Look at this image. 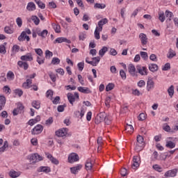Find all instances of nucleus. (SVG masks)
Masks as SVG:
<instances>
[{
	"label": "nucleus",
	"mask_w": 178,
	"mask_h": 178,
	"mask_svg": "<svg viewBox=\"0 0 178 178\" xmlns=\"http://www.w3.org/2000/svg\"><path fill=\"white\" fill-rule=\"evenodd\" d=\"M137 142L135 145V150L136 152H140V151H143L144 149V146L145 145V143H144V138L140 135L137 136Z\"/></svg>",
	"instance_id": "1"
},
{
	"label": "nucleus",
	"mask_w": 178,
	"mask_h": 178,
	"mask_svg": "<svg viewBox=\"0 0 178 178\" xmlns=\"http://www.w3.org/2000/svg\"><path fill=\"white\" fill-rule=\"evenodd\" d=\"M28 159L30 160V161L32 162L33 164H34L37 163V162H40V161H42L44 159L38 153H35L30 154L28 156Z\"/></svg>",
	"instance_id": "2"
},
{
	"label": "nucleus",
	"mask_w": 178,
	"mask_h": 178,
	"mask_svg": "<svg viewBox=\"0 0 178 178\" xmlns=\"http://www.w3.org/2000/svg\"><path fill=\"white\" fill-rule=\"evenodd\" d=\"M26 34H31V31L29 29H26L25 31H22L21 35L18 37V40L20 42L24 41V40H26L27 42L30 41V37Z\"/></svg>",
	"instance_id": "3"
},
{
	"label": "nucleus",
	"mask_w": 178,
	"mask_h": 178,
	"mask_svg": "<svg viewBox=\"0 0 178 178\" xmlns=\"http://www.w3.org/2000/svg\"><path fill=\"white\" fill-rule=\"evenodd\" d=\"M67 99H68L70 104H71V105H73V103L76 101V99H79V98L78 92H75L74 95H73L71 92H69V93H67Z\"/></svg>",
	"instance_id": "4"
},
{
	"label": "nucleus",
	"mask_w": 178,
	"mask_h": 178,
	"mask_svg": "<svg viewBox=\"0 0 178 178\" xmlns=\"http://www.w3.org/2000/svg\"><path fill=\"white\" fill-rule=\"evenodd\" d=\"M42 130H44V127L41 124L36 125L31 131V134L33 136L37 134H41L42 133Z\"/></svg>",
	"instance_id": "5"
},
{
	"label": "nucleus",
	"mask_w": 178,
	"mask_h": 178,
	"mask_svg": "<svg viewBox=\"0 0 178 178\" xmlns=\"http://www.w3.org/2000/svg\"><path fill=\"white\" fill-rule=\"evenodd\" d=\"M105 118H106V114L105 113H99L95 120V123L96 124H99L102 122H104Z\"/></svg>",
	"instance_id": "6"
},
{
	"label": "nucleus",
	"mask_w": 178,
	"mask_h": 178,
	"mask_svg": "<svg viewBox=\"0 0 178 178\" xmlns=\"http://www.w3.org/2000/svg\"><path fill=\"white\" fill-rule=\"evenodd\" d=\"M21 60L26 62H31L33 60V54L31 53H27L26 54L20 57Z\"/></svg>",
	"instance_id": "7"
},
{
	"label": "nucleus",
	"mask_w": 178,
	"mask_h": 178,
	"mask_svg": "<svg viewBox=\"0 0 178 178\" xmlns=\"http://www.w3.org/2000/svg\"><path fill=\"white\" fill-rule=\"evenodd\" d=\"M69 130L67 128H63L56 131V136L58 137H65L67 134Z\"/></svg>",
	"instance_id": "8"
},
{
	"label": "nucleus",
	"mask_w": 178,
	"mask_h": 178,
	"mask_svg": "<svg viewBox=\"0 0 178 178\" xmlns=\"http://www.w3.org/2000/svg\"><path fill=\"white\" fill-rule=\"evenodd\" d=\"M108 20L106 18L102 19L98 22L97 26L96 29H98L99 31H102V28L105 24H107Z\"/></svg>",
	"instance_id": "9"
},
{
	"label": "nucleus",
	"mask_w": 178,
	"mask_h": 178,
	"mask_svg": "<svg viewBox=\"0 0 178 178\" xmlns=\"http://www.w3.org/2000/svg\"><path fill=\"white\" fill-rule=\"evenodd\" d=\"M79 161V155L76 153H72L68 156V161L70 163H73Z\"/></svg>",
	"instance_id": "10"
},
{
	"label": "nucleus",
	"mask_w": 178,
	"mask_h": 178,
	"mask_svg": "<svg viewBox=\"0 0 178 178\" xmlns=\"http://www.w3.org/2000/svg\"><path fill=\"white\" fill-rule=\"evenodd\" d=\"M176 175H177V170L172 169L165 172L164 176L165 177H176Z\"/></svg>",
	"instance_id": "11"
},
{
	"label": "nucleus",
	"mask_w": 178,
	"mask_h": 178,
	"mask_svg": "<svg viewBox=\"0 0 178 178\" xmlns=\"http://www.w3.org/2000/svg\"><path fill=\"white\" fill-rule=\"evenodd\" d=\"M45 155L47 158L49 159V161H51V163H54V165H59V161L54 158V156H52V154L46 152Z\"/></svg>",
	"instance_id": "12"
},
{
	"label": "nucleus",
	"mask_w": 178,
	"mask_h": 178,
	"mask_svg": "<svg viewBox=\"0 0 178 178\" xmlns=\"http://www.w3.org/2000/svg\"><path fill=\"white\" fill-rule=\"evenodd\" d=\"M137 70L139 74H141V76H147L148 74V70L147 69L146 67L138 66Z\"/></svg>",
	"instance_id": "13"
},
{
	"label": "nucleus",
	"mask_w": 178,
	"mask_h": 178,
	"mask_svg": "<svg viewBox=\"0 0 178 178\" xmlns=\"http://www.w3.org/2000/svg\"><path fill=\"white\" fill-rule=\"evenodd\" d=\"M139 38L141 41L142 45H147L148 42V38L147 37V35L145 33H140Z\"/></svg>",
	"instance_id": "14"
},
{
	"label": "nucleus",
	"mask_w": 178,
	"mask_h": 178,
	"mask_svg": "<svg viewBox=\"0 0 178 178\" xmlns=\"http://www.w3.org/2000/svg\"><path fill=\"white\" fill-rule=\"evenodd\" d=\"M128 71L131 76H136L137 72H136V67L133 64H130L128 66Z\"/></svg>",
	"instance_id": "15"
},
{
	"label": "nucleus",
	"mask_w": 178,
	"mask_h": 178,
	"mask_svg": "<svg viewBox=\"0 0 178 178\" xmlns=\"http://www.w3.org/2000/svg\"><path fill=\"white\" fill-rule=\"evenodd\" d=\"M155 83L152 79H149L147 82V90L151 91L152 90H154Z\"/></svg>",
	"instance_id": "16"
},
{
	"label": "nucleus",
	"mask_w": 178,
	"mask_h": 178,
	"mask_svg": "<svg viewBox=\"0 0 178 178\" xmlns=\"http://www.w3.org/2000/svg\"><path fill=\"white\" fill-rule=\"evenodd\" d=\"M78 91L79 92H82L83 94H91L92 91L89 89V88L87 87H78L77 88Z\"/></svg>",
	"instance_id": "17"
},
{
	"label": "nucleus",
	"mask_w": 178,
	"mask_h": 178,
	"mask_svg": "<svg viewBox=\"0 0 178 178\" xmlns=\"http://www.w3.org/2000/svg\"><path fill=\"white\" fill-rule=\"evenodd\" d=\"M140 161V157L135 156H134L133 159V165H132V168L133 169H137V168H138V166H140V163H138Z\"/></svg>",
	"instance_id": "18"
},
{
	"label": "nucleus",
	"mask_w": 178,
	"mask_h": 178,
	"mask_svg": "<svg viewBox=\"0 0 178 178\" xmlns=\"http://www.w3.org/2000/svg\"><path fill=\"white\" fill-rule=\"evenodd\" d=\"M54 42H58V44H62V42H67V44H70V40L66 38H58L55 40Z\"/></svg>",
	"instance_id": "19"
},
{
	"label": "nucleus",
	"mask_w": 178,
	"mask_h": 178,
	"mask_svg": "<svg viewBox=\"0 0 178 178\" xmlns=\"http://www.w3.org/2000/svg\"><path fill=\"white\" fill-rule=\"evenodd\" d=\"M165 17H167L166 22L169 23V22H171L172 19H173V17L175 16L173 15V13L169 11V10H166L165 13Z\"/></svg>",
	"instance_id": "20"
},
{
	"label": "nucleus",
	"mask_w": 178,
	"mask_h": 178,
	"mask_svg": "<svg viewBox=\"0 0 178 178\" xmlns=\"http://www.w3.org/2000/svg\"><path fill=\"white\" fill-rule=\"evenodd\" d=\"M33 84V80L31 79H26V81L22 84L23 88L29 89L31 87Z\"/></svg>",
	"instance_id": "21"
},
{
	"label": "nucleus",
	"mask_w": 178,
	"mask_h": 178,
	"mask_svg": "<svg viewBox=\"0 0 178 178\" xmlns=\"http://www.w3.org/2000/svg\"><path fill=\"white\" fill-rule=\"evenodd\" d=\"M40 120H41V117L38 115L35 118L30 120L28 124H29V126H34V124H35V123H38V122H40Z\"/></svg>",
	"instance_id": "22"
},
{
	"label": "nucleus",
	"mask_w": 178,
	"mask_h": 178,
	"mask_svg": "<svg viewBox=\"0 0 178 178\" xmlns=\"http://www.w3.org/2000/svg\"><path fill=\"white\" fill-rule=\"evenodd\" d=\"M81 168H83V165H78L75 167L71 168H70L71 173H72L73 175H76V173L79 172V170H80V169H81Z\"/></svg>",
	"instance_id": "23"
},
{
	"label": "nucleus",
	"mask_w": 178,
	"mask_h": 178,
	"mask_svg": "<svg viewBox=\"0 0 178 178\" xmlns=\"http://www.w3.org/2000/svg\"><path fill=\"white\" fill-rule=\"evenodd\" d=\"M17 65L19 66V67H22L24 70H27V69H29V63H27V62L19 60L17 62Z\"/></svg>",
	"instance_id": "24"
},
{
	"label": "nucleus",
	"mask_w": 178,
	"mask_h": 178,
	"mask_svg": "<svg viewBox=\"0 0 178 178\" xmlns=\"http://www.w3.org/2000/svg\"><path fill=\"white\" fill-rule=\"evenodd\" d=\"M159 69V67L156 64L152 63L149 65V70H150V72H152L153 73L155 72H158Z\"/></svg>",
	"instance_id": "25"
},
{
	"label": "nucleus",
	"mask_w": 178,
	"mask_h": 178,
	"mask_svg": "<svg viewBox=\"0 0 178 178\" xmlns=\"http://www.w3.org/2000/svg\"><path fill=\"white\" fill-rule=\"evenodd\" d=\"M38 172H44L45 173H49V172H51V168L47 166H40L38 169Z\"/></svg>",
	"instance_id": "26"
},
{
	"label": "nucleus",
	"mask_w": 178,
	"mask_h": 178,
	"mask_svg": "<svg viewBox=\"0 0 178 178\" xmlns=\"http://www.w3.org/2000/svg\"><path fill=\"white\" fill-rule=\"evenodd\" d=\"M5 104H6V99L4 97V96H0V111L3 109Z\"/></svg>",
	"instance_id": "27"
},
{
	"label": "nucleus",
	"mask_w": 178,
	"mask_h": 178,
	"mask_svg": "<svg viewBox=\"0 0 178 178\" xmlns=\"http://www.w3.org/2000/svg\"><path fill=\"white\" fill-rule=\"evenodd\" d=\"M9 176H10L12 178L19 177V176H20V172H17L12 170L9 172Z\"/></svg>",
	"instance_id": "28"
},
{
	"label": "nucleus",
	"mask_w": 178,
	"mask_h": 178,
	"mask_svg": "<svg viewBox=\"0 0 178 178\" xmlns=\"http://www.w3.org/2000/svg\"><path fill=\"white\" fill-rule=\"evenodd\" d=\"M26 9L27 10H29V12L35 10V4L33 2H29L26 6Z\"/></svg>",
	"instance_id": "29"
},
{
	"label": "nucleus",
	"mask_w": 178,
	"mask_h": 178,
	"mask_svg": "<svg viewBox=\"0 0 178 178\" xmlns=\"http://www.w3.org/2000/svg\"><path fill=\"white\" fill-rule=\"evenodd\" d=\"M175 56H176V51H173L172 49H170L167 54V58H168V59H172V58H175Z\"/></svg>",
	"instance_id": "30"
},
{
	"label": "nucleus",
	"mask_w": 178,
	"mask_h": 178,
	"mask_svg": "<svg viewBox=\"0 0 178 178\" xmlns=\"http://www.w3.org/2000/svg\"><path fill=\"white\" fill-rule=\"evenodd\" d=\"M36 61L39 65H43L45 62V58L44 57V55L42 56H38L36 58Z\"/></svg>",
	"instance_id": "31"
},
{
	"label": "nucleus",
	"mask_w": 178,
	"mask_h": 178,
	"mask_svg": "<svg viewBox=\"0 0 178 178\" xmlns=\"http://www.w3.org/2000/svg\"><path fill=\"white\" fill-rule=\"evenodd\" d=\"M85 168L86 170H91L92 169V163H91L90 159L87 160Z\"/></svg>",
	"instance_id": "32"
},
{
	"label": "nucleus",
	"mask_w": 178,
	"mask_h": 178,
	"mask_svg": "<svg viewBox=\"0 0 178 178\" xmlns=\"http://www.w3.org/2000/svg\"><path fill=\"white\" fill-rule=\"evenodd\" d=\"M38 35L39 37H42V38H46L47 35H48V30L44 29L42 32H37Z\"/></svg>",
	"instance_id": "33"
},
{
	"label": "nucleus",
	"mask_w": 178,
	"mask_h": 178,
	"mask_svg": "<svg viewBox=\"0 0 178 178\" xmlns=\"http://www.w3.org/2000/svg\"><path fill=\"white\" fill-rule=\"evenodd\" d=\"M51 26H52L55 33H60V25L56 24L55 23H52Z\"/></svg>",
	"instance_id": "34"
},
{
	"label": "nucleus",
	"mask_w": 178,
	"mask_h": 178,
	"mask_svg": "<svg viewBox=\"0 0 178 178\" xmlns=\"http://www.w3.org/2000/svg\"><path fill=\"white\" fill-rule=\"evenodd\" d=\"M108 52V47H103L99 51V55L102 58L105 54Z\"/></svg>",
	"instance_id": "35"
},
{
	"label": "nucleus",
	"mask_w": 178,
	"mask_h": 178,
	"mask_svg": "<svg viewBox=\"0 0 178 178\" xmlns=\"http://www.w3.org/2000/svg\"><path fill=\"white\" fill-rule=\"evenodd\" d=\"M105 8H106V5L104 3H96L94 6L95 9H105Z\"/></svg>",
	"instance_id": "36"
},
{
	"label": "nucleus",
	"mask_w": 178,
	"mask_h": 178,
	"mask_svg": "<svg viewBox=\"0 0 178 178\" xmlns=\"http://www.w3.org/2000/svg\"><path fill=\"white\" fill-rule=\"evenodd\" d=\"M40 105L41 103L40 102V101L35 100L32 102V106L35 109H40V108L41 107Z\"/></svg>",
	"instance_id": "37"
},
{
	"label": "nucleus",
	"mask_w": 178,
	"mask_h": 178,
	"mask_svg": "<svg viewBox=\"0 0 178 178\" xmlns=\"http://www.w3.org/2000/svg\"><path fill=\"white\" fill-rule=\"evenodd\" d=\"M163 130H164V131H166L167 133H172V129L170 128V126H169L166 123L163 124Z\"/></svg>",
	"instance_id": "38"
},
{
	"label": "nucleus",
	"mask_w": 178,
	"mask_h": 178,
	"mask_svg": "<svg viewBox=\"0 0 178 178\" xmlns=\"http://www.w3.org/2000/svg\"><path fill=\"white\" fill-rule=\"evenodd\" d=\"M168 93L170 95V98H172L175 94V86H171L168 89Z\"/></svg>",
	"instance_id": "39"
},
{
	"label": "nucleus",
	"mask_w": 178,
	"mask_h": 178,
	"mask_svg": "<svg viewBox=\"0 0 178 178\" xmlns=\"http://www.w3.org/2000/svg\"><path fill=\"white\" fill-rule=\"evenodd\" d=\"M165 13H163V11H161L159 13V20H160V22H161V23H163V22H165Z\"/></svg>",
	"instance_id": "40"
},
{
	"label": "nucleus",
	"mask_w": 178,
	"mask_h": 178,
	"mask_svg": "<svg viewBox=\"0 0 178 178\" xmlns=\"http://www.w3.org/2000/svg\"><path fill=\"white\" fill-rule=\"evenodd\" d=\"M165 147L167 148L172 149V148H175V147H176V143H173L172 141H170H170H167Z\"/></svg>",
	"instance_id": "41"
},
{
	"label": "nucleus",
	"mask_w": 178,
	"mask_h": 178,
	"mask_svg": "<svg viewBox=\"0 0 178 178\" xmlns=\"http://www.w3.org/2000/svg\"><path fill=\"white\" fill-rule=\"evenodd\" d=\"M31 20L33 21V23L35 24V26H38L40 24V18H38V17L33 15L31 17Z\"/></svg>",
	"instance_id": "42"
},
{
	"label": "nucleus",
	"mask_w": 178,
	"mask_h": 178,
	"mask_svg": "<svg viewBox=\"0 0 178 178\" xmlns=\"http://www.w3.org/2000/svg\"><path fill=\"white\" fill-rule=\"evenodd\" d=\"M7 79L10 81L15 80V74L13 73V72L9 71L7 73Z\"/></svg>",
	"instance_id": "43"
},
{
	"label": "nucleus",
	"mask_w": 178,
	"mask_h": 178,
	"mask_svg": "<svg viewBox=\"0 0 178 178\" xmlns=\"http://www.w3.org/2000/svg\"><path fill=\"white\" fill-rule=\"evenodd\" d=\"M104 122L106 124H111V122H112V117H111L110 115H106V114Z\"/></svg>",
	"instance_id": "44"
},
{
	"label": "nucleus",
	"mask_w": 178,
	"mask_h": 178,
	"mask_svg": "<svg viewBox=\"0 0 178 178\" xmlns=\"http://www.w3.org/2000/svg\"><path fill=\"white\" fill-rule=\"evenodd\" d=\"M6 45V42H4L3 44L0 45V54H3L5 55L6 54V47H5Z\"/></svg>",
	"instance_id": "45"
},
{
	"label": "nucleus",
	"mask_w": 178,
	"mask_h": 178,
	"mask_svg": "<svg viewBox=\"0 0 178 178\" xmlns=\"http://www.w3.org/2000/svg\"><path fill=\"white\" fill-rule=\"evenodd\" d=\"M4 31L6 33V34H13L14 33L13 29L10 26H6L4 28Z\"/></svg>",
	"instance_id": "46"
},
{
	"label": "nucleus",
	"mask_w": 178,
	"mask_h": 178,
	"mask_svg": "<svg viewBox=\"0 0 178 178\" xmlns=\"http://www.w3.org/2000/svg\"><path fill=\"white\" fill-rule=\"evenodd\" d=\"M153 169L154 170H156V172H163V169L162 168V167H161L158 164H155V165H153L152 166Z\"/></svg>",
	"instance_id": "47"
},
{
	"label": "nucleus",
	"mask_w": 178,
	"mask_h": 178,
	"mask_svg": "<svg viewBox=\"0 0 178 178\" xmlns=\"http://www.w3.org/2000/svg\"><path fill=\"white\" fill-rule=\"evenodd\" d=\"M125 130L129 133H133V131H134V128L131 124H127Z\"/></svg>",
	"instance_id": "48"
},
{
	"label": "nucleus",
	"mask_w": 178,
	"mask_h": 178,
	"mask_svg": "<svg viewBox=\"0 0 178 178\" xmlns=\"http://www.w3.org/2000/svg\"><path fill=\"white\" fill-rule=\"evenodd\" d=\"M60 63V59L57 57H54L51 60V65H59Z\"/></svg>",
	"instance_id": "49"
},
{
	"label": "nucleus",
	"mask_w": 178,
	"mask_h": 178,
	"mask_svg": "<svg viewBox=\"0 0 178 178\" xmlns=\"http://www.w3.org/2000/svg\"><path fill=\"white\" fill-rule=\"evenodd\" d=\"M113 88H115V84L113 83H108L106 86V91H112V90H113Z\"/></svg>",
	"instance_id": "50"
},
{
	"label": "nucleus",
	"mask_w": 178,
	"mask_h": 178,
	"mask_svg": "<svg viewBox=\"0 0 178 178\" xmlns=\"http://www.w3.org/2000/svg\"><path fill=\"white\" fill-rule=\"evenodd\" d=\"M17 108L22 113V112H24V106H23V104L22 103L19 102L17 104Z\"/></svg>",
	"instance_id": "51"
},
{
	"label": "nucleus",
	"mask_w": 178,
	"mask_h": 178,
	"mask_svg": "<svg viewBox=\"0 0 178 178\" xmlns=\"http://www.w3.org/2000/svg\"><path fill=\"white\" fill-rule=\"evenodd\" d=\"M102 31H99V29H98V28L95 29V38L96 40H99V38H101V36H99V32Z\"/></svg>",
	"instance_id": "52"
},
{
	"label": "nucleus",
	"mask_w": 178,
	"mask_h": 178,
	"mask_svg": "<svg viewBox=\"0 0 178 178\" xmlns=\"http://www.w3.org/2000/svg\"><path fill=\"white\" fill-rule=\"evenodd\" d=\"M79 41H84L86 38H87V34L85 33H81L79 35Z\"/></svg>",
	"instance_id": "53"
},
{
	"label": "nucleus",
	"mask_w": 178,
	"mask_h": 178,
	"mask_svg": "<svg viewBox=\"0 0 178 178\" xmlns=\"http://www.w3.org/2000/svg\"><path fill=\"white\" fill-rule=\"evenodd\" d=\"M162 70H163V71H165V72H166V71H168V70H170V63H165V64L163 66Z\"/></svg>",
	"instance_id": "54"
},
{
	"label": "nucleus",
	"mask_w": 178,
	"mask_h": 178,
	"mask_svg": "<svg viewBox=\"0 0 178 178\" xmlns=\"http://www.w3.org/2000/svg\"><path fill=\"white\" fill-rule=\"evenodd\" d=\"M140 56L144 59V60H147L148 59V54L145 51H140Z\"/></svg>",
	"instance_id": "55"
},
{
	"label": "nucleus",
	"mask_w": 178,
	"mask_h": 178,
	"mask_svg": "<svg viewBox=\"0 0 178 178\" xmlns=\"http://www.w3.org/2000/svg\"><path fill=\"white\" fill-rule=\"evenodd\" d=\"M54 123V118L52 117H49L48 120H46L45 124L47 126H51Z\"/></svg>",
	"instance_id": "56"
},
{
	"label": "nucleus",
	"mask_w": 178,
	"mask_h": 178,
	"mask_svg": "<svg viewBox=\"0 0 178 178\" xmlns=\"http://www.w3.org/2000/svg\"><path fill=\"white\" fill-rule=\"evenodd\" d=\"M16 23H17L18 27H22V26L23 25V20H22L21 17H17L16 19Z\"/></svg>",
	"instance_id": "57"
},
{
	"label": "nucleus",
	"mask_w": 178,
	"mask_h": 178,
	"mask_svg": "<svg viewBox=\"0 0 178 178\" xmlns=\"http://www.w3.org/2000/svg\"><path fill=\"white\" fill-rule=\"evenodd\" d=\"M14 92L18 95V97H22V95H23V90H22V89H15Z\"/></svg>",
	"instance_id": "58"
},
{
	"label": "nucleus",
	"mask_w": 178,
	"mask_h": 178,
	"mask_svg": "<svg viewBox=\"0 0 178 178\" xmlns=\"http://www.w3.org/2000/svg\"><path fill=\"white\" fill-rule=\"evenodd\" d=\"M35 52L38 55V56H42V55H44V52L41 49H35Z\"/></svg>",
	"instance_id": "59"
},
{
	"label": "nucleus",
	"mask_w": 178,
	"mask_h": 178,
	"mask_svg": "<svg viewBox=\"0 0 178 178\" xmlns=\"http://www.w3.org/2000/svg\"><path fill=\"white\" fill-rule=\"evenodd\" d=\"M78 69L81 72L83 71V69H84V62H81L77 64Z\"/></svg>",
	"instance_id": "60"
},
{
	"label": "nucleus",
	"mask_w": 178,
	"mask_h": 178,
	"mask_svg": "<svg viewBox=\"0 0 178 178\" xmlns=\"http://www.w3.org/2000/svg\"><path fill=\"white\" fill-rule=\"evenodd\" d=\"M150 60H152V62H157L158 58H156V55L155 54H151L149 56Z\"/></svg>",
	"instance_id": "61"
},
{
	"label": "nucleus",
	"mask_w": 178,
	"mask_h": 178,
	"mask_svg": "<svg viewBox=\"0 0 178 178\" xmlns=\"http://www.w3.org/2000/svg\"><path fill=\"white\" fill-rule=\"evenodd\" d=\"M78 80L81 86H84V79H83L81 74H78Z\"/></svg>",
	"instance_id": "62"
},
{
	"label": "nucleus",
	"mask_w": 178,
	"mask_h": 178,
	"mask_svg": "<svg viewBox=\"0 0 178 178\" xmlns=\"http://www.w3.org/2000/svg\"><path fill=\"white\" fill-rule=\"evenodd\" d=\"M145 113H140L139 115H138V120H141V121H143V120H145Z\"/></svg>",
	"instance_id": "63"
},
{
	"label": "nucleus",
	"mask_w": 178,
	"mask_h": 178,
	"mask_svg": "<svg viewBox=\"0 0 178 178\" xmlns=\"http://www.w3.org/2000/svg\"><path fill=\"white\" fill-rule=\"evenodd\" d=\"M121 175L124 177V176H127V169L126 168H122L121 170Z\"/></svg>",
	"instance_id": "64"
}]
</instances>
